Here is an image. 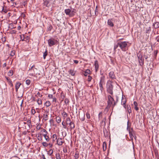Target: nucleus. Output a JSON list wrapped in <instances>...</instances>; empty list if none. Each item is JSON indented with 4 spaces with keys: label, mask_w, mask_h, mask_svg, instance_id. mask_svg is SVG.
<instances>
[{
    "label": "nucleus",
    "mask_w": 159,
    "mask_h": 159,
    "mask_svg": "<svg viewBox=\"0 0 159 159\" xmlns=\"http://www.w3.org/2000/svg\"><path fill=\"white\" fill-rule=\"evenodd\" d=\"M57 40L54 38H52L48 40V44L50 47L57 44Z\"/></svg>",
    "instance_id": "4"
},
{
    "label": "nucleus",
    "mask_w": 159,
    "mask_h": 159,
    "mask_svg": "<svg viewBox=\"0 0 159 159\" xmlns=\"http://www.w3.org/2000/svg\"><path fill=\"white\" fill-rule=\"evenodd\" d=\"M56 121L58 123H59L61 122V119L59 116H58L56 117Z\"/></svg>",
    "instance_id": "27"
},
{
    "label": "nucleus",
    "mask_w": 159,
    "mask_h": 159,
    "mask_svg": "<svg viewBox=\"0 0 159 159\" xmlns=\"http://www.w3.org/2000/svg\"><path fill=\"white\" fill-rule=\"evenodd\" d=\"M84 117V115H83V118H81V119H80V120H81L82 121H84V119H85Z\"/></svg>",
    "instance_id": "63"
},
{
    "label": "nucleus",
    "mask_w": 159,
    "mask_h": 159,
    "mask_svg": "<svg viewBox=\"0 0 159 159\" xmlns=\"http://www.w3.org/2000/svg\"><path fill=\"white\" fill-rule=\"evenodd\" d=\"M27 124L29 126V128H30L32 126V125H31V121L30 118H28L27 119Z\"/></svg>",
    "instance_id": "16"
},
{
    "label": "nucleus",
    "mask_w": 159,
    "mask_h": 159,
    "mask_svg": "<svg viewBox=\"0 0 159 159\" xmlns=\"http://www.w3.org/2000/svg\"><path fill=\"white\" fill-rule=\"evenodd\" d=\"M9 85L10 86V87H11L12 88V89L13 90H14V88H13V85L12 84V82H11L10 83H9Z\"/></svg>",
    "instance_id": "51"
},
{
    "label": "nucleus",
    "mask_w": 159,
    "mask_h": 159,
    "mask_svg": "<svg viewBox=\"0 0 159 159\" xmlns=\"http://www.w3.org/2000/svg\"><path fill=\"white\" fill-rule=\"evenodd\" d=\"M62 114L64 117H66L67 116V113L65 111H63Z\"/></svg>",
    "instance_id": "40"
},
{
    "label": "nucleus",
    "mask_w": 159,
    "mask_h": 159,
    "mask_svg": "<svg viewBox=\"0 0 159 159\" xmlns=\"http://www.w3.org/2000/svg\"><path fill=\"white\" fill-rule=\"evenodd\" d=\"M64 121H63L62 123V125H63V127L64 128V129H66V125H65L64 124Z\"/></svg>",
    "instance_id": "55"
},
{
    "label": "nucleus",
    "mask_w": 159,
    "mask_h": 159,
    "mask_svg": "<svg viewBox=\"0 0 159 159\" xmlns=\"http://www.w3.org/2000/svg\"><path fill=\"white\" fill-rule=\"evenodd\" d=\"M107 104V106L105 108V110H108V108L111 106L112 107H113L116 105V102L114 98L110 95L108 96Z\"/></svg>",
    "instance_id": "2"
},
{
    "label": "nucleus",
    "mask_w": 159,
    "mask_h": 159,
    "mask_svg": "<svg viewBox=\"0 0 159 159\" xmlns=\"http://www.w3.org/2000/svg\"><path fill=\"white\" fill-rule=\"evenodd\" d=\"M113 20L112 19H109L107 21V24L111 27H113L114 26V24L112 22Z\"/></svg>",
    "instance_id": "12"
},
{
    "label": "nucleus",
    "mask_w": 159,
    "mask_h": 159,
    "mask_svg": "<svg viewBox=\"0 0 159 159\" xmlns=\"http://www.w3.org/2000/svg\"><path fill=\"white\" fill-rule=\"evenodd\" d=\"M7 10L6 9H4V7H3L2 9V12L3 13L5 14L7 12Z\"/></svg>",
    "instance_id": "31"
},
{
    "label": "nucleus",
    "mask_w": 159,
    "mask_h": 159,
    "mask_svg": "<svg viewBox=\"0 0 159 159\" xmlns=\"http://www.w3.org/2000/svg\"><path fill=\"white\" fill-rule=\"evenodd\" d=\"M106 120V117H105L104 119H103L102 121L101 122V123L102 124V123H103V122H104V125H105V121Z\"/></svg>",
    "instance_id": "56"
},
{
    "label": "nucleus",
    "mask_w": 159,
    "mask_h": 159,
    "mask_svg": "<svg viewBox=\"0 0 159 159\" xmlns=\"http://www.w3.org/2000/svg\"><path fill=\"white\" fill-rule=\"evenodd\" d=\"M90 71L89 69H87L84 72L85 74H89Z\"/></svg>",
    "instance_id": "46"
},
{
    "label": "nucleus",
    "mask_w": 159,
    "mask_h": 159,
    "mask_svg": "<svg viewBox=\"0 0 159 159\" xmlns=\"http://www.w3.org/2000/svg\"><path fill=\"white\" fill-rule=\"evenodd\" d=\"M134 108L137 111L139 109V107H137L138 105V104L136 102L134 101Z\"/></svg>",
    "instance_id": "18"
},
{
    "label": "nucleus",
    "mask_w": 159,
    "mask_h": 159,
    "mask_svg": "<svg viewBox=\"0 0 159 159\" xmlns=\"http://www.w3.org/2000/svg\"><path fill=\"white\" fill-rule=\"evenodd\" d=\"M21 39L22 41H24L25 39V35L24 34L20 35Z\"/></svg>",
    "instance_id": "49"
},
{
    "label": "nucleus",
    "mask_w": 159,
    "mask_h": 159,
    "mask_svg": "<svg viewBox=\"0 0 159 159\" xmlns=\"http://www.w3.org/2000/svg\"><path fill=\"white\" fill-rule=\"evenodd\" d=\"M37 102L38 103V104L39 105H41L42 104V102L41 100L39 98L38 100H37Z\"/></svg>",
    "instance_id": "35"
},
{
    "label": "nucleus",
    "mask_w": 159,
    "mask_h": 159,
    "mask_svg": "<svg viewBox=\"0 0 159 159\" xmlns=\"http://www.w3.org/2000/svg\"><path fill=\"white\" fill-rule=\"evenodd\" d=\"M41 131L42 132L44 133V134H48V132L46 130V129H43Z\"/></svg>",
    "instance_id": "47"
},
{
    "label": "nucleus",
    "mask_w": 159,
    "mask_h": 159,
    "mask_svg": "<svg viewBox=\"0 0 159 159\" xmlns=\"http://www.w3.org/2000/svg\"><path fill=\"white\" fill-rule=\"evenodd\" d=\"M153 26L155 29H157L159 27V23L155 22L153 24Z\"/></svg>",
    "instance_id": "14"
},
{
    "label": "nucleus",
    "mask_w": 159,
    "mask_h": 159,
    "mask_svg": "<svg viewBox=\"0 0 159 159\" xmlns=\"http://www.w3.org/2000/svg\"><path fill=\"white\" fill-rule=\"evenodd\" d=\"M131 129V130H129V133L131 139V141H133V137H134V134L135 133L134 131L133 130L132 128Z\"/></svg>",
    "instance_id": "8"
},
{
    "label": "nucleus",
    "mask_w": 159,
    "mask_h": 159,
    "mask_svg": "<svg viewBox=\"0 0 159 159\" xmlns=\"http://www.w3.org/2000/svg\"><path fill=\"white\" fill-rule=\"evenodd\" d=\"M151 30V28L150 27H148L146 28V33L149 34Z\"/></svg>",
    "instance_id": "24"
},
{
    "label": "nucleus",
    "mask_w": 159,
    "mask_h": 159,
    "mask_svg": "<svg viewBox=\"0 0 159 159\" xmlns=\"http://www.w3.org/2000/svg\"><path fill=\"white\" fill-rule=\"evenodd\" d=\"M104 136H105V137L106 138H108V132L107 131L106 132H104Z\"/></svg>",
    "instance_id": "41"
},
{
    "label": "nucleus",
    "mask_w": 159,
    "mask_h": 159,
    "mask_svg": "<svg viewBox=\"0 0 159 159\" xmlns=\"http://www.w3.org/2000/svg\"><path fill=\"white\" fill-rule=\"evenodd\" d=\"M79 152L77 151L75 152V157L76 159H77L79 158Z\"/></svg>",
    "instance_id": "23"
},
{
    "label": "nucleus",
    "mask_w": 159,
    "mask_h": 159,
    "mask_svg": "<svg viewBox=\"0 0 159 159\" xmlns=\"http://www.w3.org/2000/svg\"><path fill=\"white\" fill-rule=\"evenodd\" d=\"M120 40L119 39L118 41V44L121 50L125 52L128 50L129 47L128 44L129 43L127 41H120Z\"/></svg>",
    "instance_id": "1"
},
{
    "label": "nucleus",
    "mask_w": 159,
    "mask_h": 159,
    "mask_svg": "<svg viewBox=\"0 0 159 159\" xmlns=\"http://www.w3.org/2000/svg\"><path fill=\"white\" fill-rule=\"evenodd\" d=\"M70 119L69 117H67L66 119V124L68 125V123H70L71 122Z\"/></svg>",
    "instance_id": "30"
},
{
    "label": "nucleus",
    "mask_w": 159,
    "mask_h": 159,
    "mask_svg": "<svg viewBox=\"0 0 159 159\" xmlns=\"http://www.w3.org/2000/svg\"><path fill=\"white\" fill-rule=\"evenodd\" d=\"M53 101L55 102H57V99H56V98H53Z\"/></svg>",
    "instance_id": "62"
},
{
    "label": "nucleus",
    "mask_w": 159,
    "mask_h": 159,
    "mask_svg": "<svg viewBox=\"0 0 159 159\" xmlns=\"http://www.w3.org/2000/svg\"><path fill=\"white\" fill-rule=\"evenodd\" d=\"M57 144L59 145H61L64 141H62V139L61 138H58L57 140Z\"/></svg>",
    "instance_id": "11"
},
{
    "label": "nucleus",
    "mask_w": 159,
    "mask_h": 159,
    "mask_svg": "<svg viewBox=\"0 0 159 159\" xmlns=\"http://www.w3.org/2000/svg\"><path fill=\"white\" fill-rule=\"evenodd\" d=\"M64 102L66 104H68L69 102V100L68 98H66L65 99Z\"/></svg>",
    "instance_id": "50"
},
{
    "label": "nucleus",
    "mask_w": 159,
    "mask_h": 159,
    "mask_svg": "<svg viewBox=\"0 0 159 159\" xmlns=\"http://www.w3.org/2000/svg\"><path fill=\"white\" fill-rule=\"evenodd\" d=\"M49 114H44L43 115V119L45 120H48V117Z\"/></svg>",
    "instance_id": "21"
},
{
    "label": "nucleus",
    "mask_w": 159,
    "mask_h": 159,
    "mask_svg": "<svg viewBox=\"0 0 159 159\" xmlns=\"http://www.w3.org/2000/svg\"><path fill=\"white\" fill-rule=\"evenodd\" d=\"M44 4L45 6L47 7H49L50 6V4L49 2L48 1H45L44 2Z\"/></svg>",
    "instance_id": "17"
},
{
    "label": "nucleus",
    "mask_w": 159,
    "mask_h": 159,
    "mask_svg": "<svg viewBox=\"0 0 159 159\" xmlns=\"http://www.w3.org/2000/svg\"><path fill=\"white\" fill-rule=\"evenodd\" d=\"M52 27L51 25H50V26H49V30L50 31L52 29Z\"/></svg>",
    "instance_id": "64"
},
{
    "label": "nucleus",
    "mask_w": 159,
    "mask_h": 159,
    "mask_svg": "<svg viewBox=\"0 0 159 159\" xmlns=\"http://www.w3.org/2000/svg\"><path fill=\"white\" fill-rule=\"evenodd\" d=\"M126 109H127V111L129 114L131 112V108L129 105H127Z\"/></svg>",
    "instance_id": "19"
},
{
    "label": "nucleus",
    "mask_w": 159,
    "mask_h": 159,
    "mask_svg": "<svg viewBox=\"0 0 159 159\" xmlns=\"http://www.w3.org/2000/svg\"><path fill=\"white\" fill-rule=\"evenodd\" d=\"M113 81L112 80H108L107 83V92L111 95L113 94V86L112 84Z\"/></svg>",
    "instance_id": "3"
},
{
    "label": "nucleus",
    "mask_w": 159,
    "mask_h": 159,
    "mask_svg": "<svg viewBox=\"0 0 159 159\" xmlns=\"http://www.w3.org/2000/svg\"><path fill=\"white\" fill-rule=\"evenodd\" d=\"M13 74V71L12 70H10L8 73V75L9 76H11Z\"/></svg>",
    "instance_id": "25"
},
{
    "label": "nucleus",
    "mask_w": 159,
    "mask_h": 159,
    "mask_svg": "<svg viewBox=\"0 0 159 159\" xmlns=\"http://www.w3.org/2000/svg\"><path fill=\"white\" fill-rule=\"evenodd\" d=\"M21 85V84L19 82H17L16 83L15 87L19 88Z\"/></svg>",
    "instance_id": "26"
},
{
    "label": "nucleus",
    "mask_w": 159,
    "mask_h": 159,
    "mask_svg": "<svg viewBox=\"0 0 159 159\" xmlns=\"http://www.w3.org/2000/svg\"><path fill=\"white\" fill-rule=\"evenodd\" d=\"M27 4V1H24L23 2H22L21 3V6H24V7H25V5Z\"/></svg>",
    "instance_id": "36"
},
{
    "label": "nucleus",
    "mask_w": 159,
    "mask_h": 159,
    "mask_svg": "<svg viewBox=\"0 0 159 159\" xmlns=\"http://www.w3.org/2000/svg\"><path fill=\"white\" fill-rule=\"evenodd\" d=\"M74 63H76V64H78L79 62V61L78 60H74Z\"/></svg>",
    "instance_id": "60"
},
{
    "label": "nucleus",
    "mask_w": 159,
    "mask_h": 159,
    "mask_svg": "<svg viewBox=\"0 0 159 159\" xmlns=\"http://www.w3.org/2000/svg\"><path fill=\"white\" fill-rule=\"evenodd\" d=\"M102 113L100 112L98 114V118L99 120L102 118Z\"/></svg>",
    "instance_id": "39"
},
{
    "label": "nucleus",
    "mask_w": 159,
    "mask_h": 159,
    "mask_svg": "<svg viewBox=\"0 0 159 159\" xmlns=\"http://www.w3.org/2000/svg\"><path fill=\"white\" fill-rule=\"evenodd\" d=\"M42 134H38L37 136V138L38 140L39 141H41L42 140V137L41 136Z\"/></svg>",
    "instance_id": "20"
},
{
    "label": "nucleus",
    "mask_w": 159,
    "mask_h": 159,
    "mask_svg": "<svg viewBox=\"0 0 159 159\" xmlns=\"http://www.w3.org/2000/svg\"><path fill=\"white\" fill-rule=\"evenodd\" d=\"M106 143L105 142H104L103 143V150L104 151H105L106 150Z\"/></svg>",
    "instance_id": "29"
},
{
    "label": "nucleus",
    "mask_w": 159,
    "mask_h": 159,
    "mask_svg": "<svg viewBox=\"0 0 159 159\" xmlns=\"http://www.w3.org/2000/svg\"><path fill=\"white\" fill-rule=\"evenodd\" d=\"M109 77L111 80L116 79V77L114 74V72L113 71H110L109 74Z\"/></svg>",
    "instance_id": "7"
},
{
    "label": "nucleus",
    "mask_w": 159,
    "mask_h": 159,
    "mask_svg": "<svg viewBox=\"0 0 159 159\" xmlns=\"http://www.w3.org/2000/svg\"><path fill=\"white\" fill-rule=\"evenodd\" d=\"M45 105L46 107H49L51 103L49 101H46L44 104Z\"/></svg>",
    "instance_id": "28"
},
{
    "label": "nucleus",
    "mask_w": 159,
    "mask_h": 159,
    "mask_svg": "<svg viewBox=\"0 0 159 159\" xmlns=\"http://www.w3.org/2000/svg\"><path fill=\"white\" fill-rule=\"evenodd\" d=\"M126 102V100L125 98H124L123 97L122 98L121 100V105H123V107L125 108H126L125 103Z\"/></svg>",
    "instance_id": "9"
},
{
    "label": "nucleus",
    "mask_w": 159,
    "mask_h": 159,
    "mask_svg": "<svg viewBox=\"0 0 159 159\" xmlns=\"http://www.w3.org/2000/svg\"><path fill=\"white\" fill-rule=\"evenodd\" d=\"M155 39L157 42H159V36L156 37L155 38Z\"/></svg>",
    "instance_id": "57"
},
{
    "label": "nucleus",
    "mask_w": 159,
    "mask_h": 159,
    "mask_svg": "<svg viewBox=\"0 0 159 159\" xmlns=\"http://www.w3.org/2000/svg\"><path fill=\"white\" fill-rule=\"evenodd\" d=\"M15 54V51L14 50H12L11 51L10 55L11 56H13Z\"/></svg>",
    "instance_id": "38"
},
{
    "label": "nucleus",
    "mask_w": 159,
    "mask_h": 159,
    "mask_svg": "<svg viewBox=\"0 0 159 159\" xmlns=\"http://www.w3.org/2000/svg\"><path fill=\"white\" fill-rule=\"evenodd\" d=\"M137 57L139 59V62L140 65L141 66H142L144 65V59L142 57V56L141 54L138 53L137 54Z\"/></svg>",
    "instance_id": "6"
},
{
    "label": "nucleus",
    "mask_w": 159,
    "mask_h": 159,
    "mask_svg": "<svg viewBox=\"0 0 159 159\" xmlns=\"http://www.w3.org/2000/svg\"><path fill=\"white\" fill-rule=\"evenodd\" d=\"M48 55V52L47 49H46L45 52L43 53V58L44 59H45L46 57Z\"/></svg>",
    "instance_id": "22"
},
{
    "label": "nucleus",
    "mask_w": 159,
    "mask_h": 159,
    "mask_svg": "<svg viewBox=\"0 0 159 159\" xmlns=\"http://www.w3.org/2000/svg\"><path fill=\"white\" fill-rule=\"evenodd\" d=\"M25 82H26V84L27 85H29L30 84V81L29 80H26Z\"/></svg>",
    "instance_id": "45"
},
{
    "label": "nucleus",
    "mask_w": 159,
    "mask_h": 159,
    "mask_svg": "<svg viewBox=\"0 0 159 159\" xmlns=\"http://www.w3.org/2000/svg\"><path fill=\"white\" fill-rule=\"evenodd\" d=\"M70 74L72 76H74L75 74V73L72 70H70L69 71Z\"/></svg>",
    "instance_id": "32"
},
{
    "label": "nucleus",
    "mask_w": 159,
    "mask_h": 159,
    "mask_svg": "<svg viewBox=\"0 0 159 159\" xmlns=\"http://www.w3.org/2000/svg\"><path fill=\"white\" fill-rule=\"evenodd\" d=\"M86 115L87 118H88V119L90 118V115L88 113H87L86 114Z\"/></svg>",
    "instance_id": "58"
},
{
    "label": "nucleus",
    "mask_w": 159,
    "mask_h": 159,
    "mask_svg": "<svg viewBox=\"0 0 159 159\" xmlns=\"http://www.w3.org/2000/svg\"><path fill=\"white\" fill-rule=\"evenodd\" d=\"M92 79V77H91V76H89V75L88 76V81L89 82H90L91 80Z\"/></svg>",
    "instance_id": "53"
},
{
    "label": "nucleus",
    "mask_w": 159,
    "mask_h": 159,
    "mask_svg": "<svg viewBox=\"0 0 159 159\" xmlns=\"http://www.w3.org/2000/svg\"><path fill=\"white\" fill-rule=\"evenodd\" d=\"M75 127V124H74V123L72 122V123H71V124L70 126V129H72L74 128Z\"/></svg>",
    "instance_id": "37"
},
{
    "label": "nucleus",
    "mask_w": 159,
    "mask_h": 159,
    "mask_svg": "<svg viewBox=\"0 0 159 159\" xmlns=\"http://www.w3.org/2000/svg\"><path fill=\"white\" fill-rule=\"evenodd\" d=\"M105 84V77L104 76H102L100 78L99 83L100 89L102 92L103 89V85L104 84Z\"/></svg>",
    "instance_id": "5"
},
{
    "label": "nucleus",
    "mask_w": 159,
    "mask_h": 159,
    "mask_svg": "<svg viewBox=\"0 0 159 159\" xmlns=\"http://www.w3.org/2000/svg\"><path fill=\"white\" fill-rule=\"evenodd\" d=\"M65 12L66 15H69L71 17L72 15L70 14L71 10L69 9H66L65 10Z\"/></svg>",
    "instance_id": "10"
},
{
    "label": "nucleus",
    "mask_w": 159,
    "mask_h": 159,
    "mask_svg": "<svg viewBox=\"0 0 159 159\" xmlns=\"http://www.w3.org/2000/svg\"><path fill=\"white\" fill-rule=\"evenodd\" d=\"M116 102H116V103L118 101V96H116Z\"/></svg>",
    "instance_id": "61"
},
{
    "label": "nucleus",
    "mask_w": 159,
    "mask_h": 159,
    "mask_svg": "<svg viewBox=\"0 0 159 159\" xmlns=\"http://www.w3.org/2000/svg\"><path fill=\"white\" fill-rule=\"evenodd\" d=\"M119 46V45L118 44V42L117 44H115L114 46V50H116L117 49V48Z\"/></svg>",
    "instance_id": "44"
},
{
    "label": "nucleus",
    "mask_w": 159,
    "mask_h": 159,
    "mask_svg": "<svg viewBox=\"0 0 159 159\" xmlns=\"http://www.w3.org/2000/svg\"><path fill=\"white\" fill-rule=\"evenodd\" d=\"M53 153V151L52 149L50 150L48 152V154L50 156H51L52 154Z\"/></svg>",
    "instance_id": "33"
},
{
    "label": "nucleus",
    "mask_w": 159,
    "mask_h": 159,
    "mask_svg": "<svg viewBox=\"0 0 159 159\" xmlns=\"http://www.w3.org/2000/svg\"><path fill=\"white\" fill-rule=\"evenodd\" d=\"M56 159H61V157L59 153L56 154Z\"/></svg>",
    "instance_id": "34"
},
{
    "label": "nucleus",
    "mask_w": 159,
    "mask_h": 159,
    "mask_svg": "<svg viewBox=\"0 0 159 159\" xmlns=\"http://www.w3.org/2000/svg\"><path fill=\"white\" fill-rule=\"evenodd\" d=\"M158 51L157 50H155L154 52V55L155 57H157V55L158 53Z\"/></svg>",
    "instance_id": "42"
},
{
    "label": "nucleus",
    "mask_w": 159,
    "mask_h": 159,
    "mask_svg": "<svg viewBox=\"0 0 159 159\" xmlns=\"http://www.w3.org/2000/svg\"><path fill=\"white\" fill-rule=\"evenodd\" d=\"M31 113L33 115H34V114L36 113V111L34 109H32L31 110Z\"/></svg>",
    "instance_id": "54"
},
{
    "label": "nucleus",
    "mask_w": 159,
    "mask_h": 159,
    "mask_svg": "<svg viewBox=\"0 0 159 159\" xmlns=\"http://www.w3.org/2000/svg\"><path fill=\"white\" fill-rule=\"evenodd\" d=\"M48 97L51 98H53V96L52 94H49L48 96Z\"/></svg>",
    "instance_id": "59"
},
{
    "label": "nucleus",
    "mask_w": 159,
    "mask_h": 159,
    "mask_svg": "<svg viewBox=\"0 0 159 159\" xmlns=\"http://www.w3.org/2000/svg\"><path fill=\"white\" fill-rule=\"evenodd\" d=\"M94 66L95 69V71L96 72H97L99 68V65L98 64V62L97 60H96L95 61Z\"/></svg>",
    "instance_id": "13"
},
{
    "label": "nucleus",
    "mask_w": 159,
    "mask_h": 159,
    "mask_svg": "<svg viewBox=\"0 0 159 159\" xmlns=\"http://www.w3.org/2000/svg\"><path fill=\"white\" fill-rule=\"evenodd\" d=\"M42 144L44 147H47L48 145V144L46 142H43Z\"/></svg>",
    "instance_id": "52"
},
{
    "label": "nucleus",
    "mask_w": 159,
    "mask_h": 159,
    "mask_svg": "<svg viewBox=\"0 0 159 159\" xmlns=\"http://www.w3.org/2000/svg\"><path fill=\"white\" fill-rule=\"evenodd\" d=\"M6 78L7 79V81L9 83V84L12 81L11 80V79L8 77H6Z\"/></svg>",
    "instance_id": "43"
},
{
    "label": "nucleus",
    "mask_w": 159,
    "mask_h": 159,
    "mask_svg": "<svg viewBox=\"0 0 159 159\" xmlns=\"http://www.w3.org/2000/svg\"><path fill=\"white\" fill-rule=\"evenodd\" d=\"M42 135L43 136L47 142L49 140V138L48 136L46 134H43Z\"/></svg>",
    "instance_id": "15"
},
{
    "label": "nucleus",
    "mask_w": 159,
    "mask_h": 159,
    "mask_svg": "<svg viewBox=\"0 0 159 159\" xmlns=\"http://www.w3.org/2000/svg\"><path fill=\"white\" fill-rule=\"evenodd\" d=\"M52 138L53 139V141L55 140L54 139H57V135L56 134H53L52 136Z\"/></svg>",
    "instance_id": "48"
}]
</instances>
